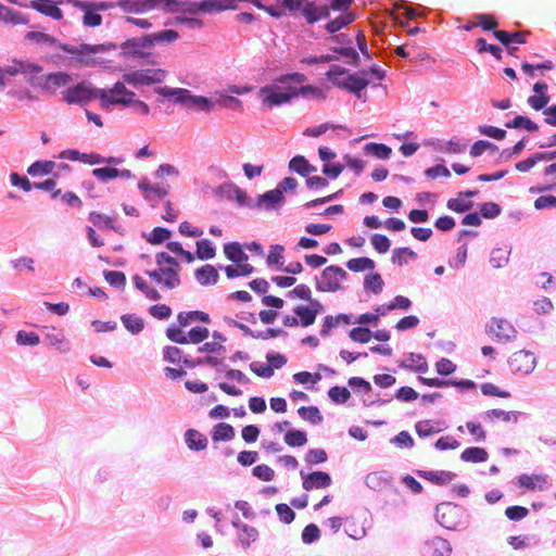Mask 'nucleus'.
<instances>
[{
	"mask_svg": "<svg viewBox=\"0 0 556 556\" xmlns=\"http://www.w3.org/2000/svg\"><path fill=\"white\" fill-rule=\"evenodd\" d=\"M155 92L163 98L173 100L175 103L189 110L210 112L213 103L206 97L194 96L185 88H170L167 86L159 87Z\"/></svg>",
	"mask_w": 556,
	"mask_h": 556,
	"instance_id": "obj_1",
	"label": "nucleus"
},
{
	"mask_svg": "<svg viewBox=\"0 0 556 556\" xmlns=\"http://www.w3.org/2000/svg\"><path fill=\"white\" fill-rule=\"evenodd\" d=\"M344 67L332 65L326 73V76L332 85L338 88L348 90L359 97V92L369 85V79L361 77V75L348 74Z\"/></svg>",
	"mask_w": 556,
	"mask_h": 556,
	"instance_id": "obj_2",
	"label": "nucleus"
},
{
	"mask_svg": "<svg viewBox=\"0 0 556 556\" xmlns=\"http://www.w3.org/2000/svg\"><path fill=\"white\" fill-rule=\"evenodd\" d=\"M258 96L264 108L273 109L274 106L286 104L293 98H296V92L291 85L285 87L268 85L260 89Z\"/></svg>",
	"mask_w": 556,
	"mask_h": 556,
	"instance_id": "obj_3",
	"label": "nucleus"
},
{
	"mask_svg": "<svg viewBox=\"0 0 556 556\" xmlns=\"http://www.w3.org/2000/svg\"><path fill=\"white\" fill-rule=\"evenodd\" d=\"M136 93L126 88L125 83L117 81L110 89H100V105L109 109L111 105L130 106Z\"/></svg>",
	"mask_w": 556,
	"mask_h": 556,
	"instance_id": "obj_4",
	"label": "nucleus"
},
{
	"mask_svg": "<svg viewBox=\"0 0 556 556\" xmlns=\"http://www.w3.org/2000/svg\"><path fill=\"white\" fill-rule=\"evenodd\" d=\"M346 277L348 273L342 267L330 265L316 279V289L320 292H337L342 289V281Z\"/></svg>",
	"mask_w": 556,
	"mask_h": 556,
	"instance_id": "obj_5",
	"label": "nucleus"
},
{
	"mask_svg": "<svg viewBox=\"0 0 556 556\" xmlns=\"http://www.w3.org/2000/svg\"><path fill=\"white\" fill-rule=\"evenodd\" d=\"M62 94L67 104H86L94 99L100 100V89L86 81L67 88Z\"/></svg>",
	"mask_w": 556,
	"mask_h": 556,
	"instance_id": "obj_6",
	"label": "nucleus"
},
{
	"mask_svg": "<svg viewBox=\"0 0 556 556\" xmlns=\"http://www.w3.org/2000/svg\"><path fill=\"white\" fill-rule=\"evenodd\" d=\"M28 81L33 86L39 87L45 92L54 94L59 88L70 85L72 76L66 72H54L41 78L31 77Z\"/></svg>",
	"mask_w": 556,
	"mask_h": 556,
	"instance_id": "obj_7",
	"label": "nucleus"
},
{
	"mask_svg": "<svg viewBox=\"0 0 556 556\" xmlns=\"http://www.w3.org/2000/svg\"><path fill=\"white\" fill-rule=\"evenodd\" d=\"M179 270L180 268L157 267L154 270H147L146 274L157 285L173 290L180 285Z\"/></svg>",
	"mask_w": 556,
	"mask_h": 556,
	"instance_id": "obj_8",
	"label": "nucleus"
},
{
	"mask_svg": "<svg viewBox=\"0 0 556 556\" xmlns=\"http://www.w3.org/2000/svg\"><path fill=\"white\" fill-rule=\"evenodd\" d=\"M60 49L68 54L75 55L77 61L84 65L94 64V62L90 60L89 56L98 52L105 51V47L103 45L92 46L88 43H81L79 47L64 43L60 45Z\"/></svg>",
	"mask_w": 556,
	"mask_h": 556,
	"instance_id": "obj_9",
	"label": "nucleus"
},
{
	"mask_svg": "<svg viewBox=\"0 0 556 556\" xmlns=\"http://www.w3.org/2000/svg\"><path fill=\"white\" fill-rule=\"evenodd\" d=\"M486 332L497 341L509 342L516 338L517 331L514 326L503 318L494 317L486 327Z\"/></svg>",
	"mask_w": 556,
	"mask_h": 556,
	"instance_id": "obj_10",
	"label": "nucleus"
},
{
	"mask_svg": "<svg viewBox=\"0 0 556 556\" xmlns=\"http://www.w3.org/2000/svg\"><path fill=\"white\" fill-rule=\"evenodd\" d=\"M508 364L514 372L529 374L535 367V357L531 352L518 351L510 356Z\"/></svg>",
	"mask_w": 556,
	"mask_h": 556,
	"instance_id": "obj_11",
	"label": "nucleus"
},
{
	"mask_svg": "<svg viewBox=\"0 0 556 556\" xmlns=\"http://www.w3.org/2000/svg\"><path fill=\"white\" fill-rule=\"evenodd\" d=\"M323 308V304L318 300H314L308 305H298L293 312L298 316L300 325L306 328L315 323Z\"/></svg>",
	"mask_w": 556,
	"mask_h": 556,
	"instance_id": "obj_12",
	"label": "nucleus"
},
{
	"mask_svg": "<svg viewBox=\"0 0 556 556\" xmlns=\"http://www.w3.org/2000/svg\"><path fill=\"white\" fill-rule=\"evenodd\" d=\"M302 477V488L305 491H311L313 489H325L331 485L332 479L330 475L326 471H314L311 473H304V471L300 472Z\"/></svg>",
	"mask_w": 556,
	"mask_h": 556,
	"instance_id": "obj_13",
	"label": "nucleus"
},
{
	"mask_svg": "<svg viewBox=\"0 0 556 556\" xmlns=\"http://www.w3.org/2000/svg\"><path fill=\"white\" fill-rule=\"evenodd\" d=\"M63 3V0H31L29 7L52 20L60 21L63 18V12L58 5Z\"/></svg>",
	"mask_w": 556,
	"mask_h": 556,
	"instance_id": "obj_14",
	"label": "nucleus"
},
{
	"mask_svg": "<svg viewBox=\"0 0 556 556\" xmlns=\"http://www.w3.org/2000/svg\"><path fill=\"white\" fill-rule=\"evenodd\" d=\"M3 75L16 76L17 74H24L28 76V79L35 77L42 72V67L38 64H34L27 61H14L12 65L5 66L1 70Z\"/></svg>",
	"mask_w": 556,
	"mask_h": 556,
	"instance_id": "obj_15",
	"label": "nucleus"
},
{
	"mask_svg": "<svg viewBox=\"0 0 556 556\" xmlns=\"http://www.w3.org/2000/svg\"><path fill=\"white\" fill-rule=\"evenodd\" d=\"M452 546L450 542L441 536H433L425 542V556H450Z\"/></svg>",
	"mask_w": 556,
	"mask_h": 556,
	"instance_id": "obj_16",
	"label": "nucleus"
},
{
	"mask_svg": "<svg viewBox=\"0 0 556 556\" xmlns=\"http://www.w3.org/2000/svg\"><path fill=\"white\" fill-rule=\"evenodd\" d=\"M456 505L451 503H441L435 507V518L442 527L446 529H453L456 525Z\"/></svg>",
	"mask_w": 556,
	"mask_h": 556,
	"instance_id": "obj_17",
	"label": "nucleus"
},
{
	"mask_svg": "<svg viewBox=\"0 0 556 556\" xmlns=\"http://www.w3.org/2000/svg\"><path fill=\"white\" fill-rule=\"evenodd\" d=\"M302 15L308 24H314L323 18L329 17L328 5H317L313 1H308L302 9Z\"/></svg>",
	"mask_w": 556,
	"mask_h": 556,
	"instance_id": "obj_18",
	"label": "nucleus"
},
{
	"mask_svg": "<svg viewBox=\"0 0 556 556\" xmlns=\"http://www.w3.org/2000/svg\"><path fill=\"white\" fill-rule=\"evenodd\" d=\"M92 175L100 181H109L115 178L131 179L134 177L130 169H117L115 167H100L92 170Z\"/></svg>",
	"mask_w": 556,
	"mask_h": 556,
	"instance_id": "obj_19",
	"label": "nucleus"
},
{
	"mask_svg": "<svg viewBox=\"0 0 556 556\" xmlns=\"http://www.w3.org/2000/svg\"><path fill=\"white\" fill-rule=\"evenodd\" d=\"M517 483L520 488H525L530 491L543 490L547 488V477L543 475H520L517 478Z\"/></svg>",
	"mask_w": 556,
	"mask_h": 556,
	"instance_id": "obj_20",
	"label": "nucleus"
},
{
	"mask_svg": "<svg viewBox=\"0 0 556 556\" xmlns=\"http://www.w3.org/2000/svg\"><path fill=\"white\" fill-rule=\"evenodd\" d=\"M232 526L239 530L238 540L244 548H248L251 543L256 541L258 532L254 527L242 523L240 520H232Z\"/></svg>",
	"mask_w": 556,
	"mask_h": 556,
	"instance_id": "obj_21",
	"label": "nucleus"
},
{
	"mask_svg": "<svg viewBox=\"0 0 556 556\" xmlns=\"http://www.w3.org/2000/svg\"><path fill=\"white\" fill-rule=\"evenodd\" d=\"M224 253L227 260L239 265V264H249V256L245 254L238 242H230L224 245Z\"/></svg>",
	"mask_w": 556,
	"mask_h": 556,
	"instance_id": "obj_22",
	"label": "nucleus"
},
{
	"mask_svg": "<svg viewBox=\"0 0 556 556\" xmlns=\"http://www.w3.org/2000/svg\"><path fill=\"white\" fill-rule=\"evenodd\" d=\"M177 320L180 327H188L193 321H201L203 324L211 323L208 314L202 311L180 312L177 315Z\"/></svg>",
	"mask_w": 556,
	"mask_h": 556,
	"instance_id": "obj_23",
	"label": "nucleus"
},
{
	"mask_svg": "<svg viewBox=\"0 0 556 556\" xmlns=\"http://www.w3.org/2000/svg\"><path fill=\"white\" fill-rule=\"evenodd\" d=\"M195 278L202 286L215 285L218 281L219 274L214 266L206 264L195 270Z\"/></svg>",
	"mask_w": 556,
	"mask_h": 556,
	"instance_id": "obj_24",
	"label": "nucleus"
},
{
	"mask_svg": "<svg viewBox=\"0 0 556 556\" xmlns=\"http://www.w3.org/2000/svg\"><path fill=\"white\" fill-rule=\"evenodd\" d=\"M138 188L143 192L144 198L149 201H152L154 197L163 199L168 194L167 188L161 186H152L147 178H143L139 181Z\"/></svg>",
	"mask_w": 556,
	"mask_h": 556,
	"instance_id": "obj_25",
	"label": "nucleus"
},
{
	"mask_svg": "<svg viewBox=\"0 0 556 556\" xmlns=\"http://www.w3.org/2000/svg\"><path fill=\"white\" fill-rule=\"evenodd\" d=\"M202 12L212 13L236 9V0H203L201 1Z\"/></svg>",
	"mask_w": 556,
	"mask_h": 556,
	"instance_id": "obj_26",
	"label": "nucleus"
},
{
	"mask_svg": "<svg viewBox=\"0 0 556 556\" xmlns=\"http://www.w3.org/2000/svg\"><path fill=\"white\" fill-rule=\"evenodd\" d=\"M117 5L125 13H146L150 11L148 0H118Z\"/></svg>",
	"mask_w": 556,
	"mask_h": 556,
	"instance_id": "obj_27",
	"label": "nucleus"
},
{
	"mask_svg": "<svg viewBox=\"0 0 556 556\" xmlns=\"http://www.w3.org/2000/svg\"><path fill=\"white\" fill-rule=\"evenodd\" d=\"M25 38L38 45H47L53 49H60V45H62L55 37L43 31H29Z\"/></svg>",
	"mask_w": 556,
	"mask_h": 556,
	"instance_id": "obj_28",
	"label": "nucleus"
},
{
	"mask_svg": "<svg viewBox=\"0 0 556 556\" xmlns=\"http://www.w3.org/2000/svg\"><path fill=\"white\" fill-rule=\"evenodd\" d=\"M186 442L190 450L202 451L207 446V439L204 434L194 429L186 432Z\"/></svg>",
	"mask_w": 556,
	"mask_h": 556,
	"instance_id": "obj_29",
	"label": "nucleus"
},
{
	"mask_svg": "<svg viewBox=\"0 0 556 556\" xmlns=\"http://www.w3.org/2000/svg\"><path fill=\"white\" fill-rule=\"evenodd\" d=\"M289 168L303 177H307L312 172L316 170V168L302 155L292 157L289 162Z\"/></svg>",
	"mask_w": 556,
	"mask_h": 556,
	"instance_id": "obj_30",
	"label": "nucleus"
},
{
	"mask_svg": "<svg viewBox=\"0 0 556 556\" xmlns=\"http://www.w3.org/2000/svg\"><path fill=\"white\" fill-rule=\"evenodd\" d=\"M235 438V429L231 425L219 422L214 426L212 439L214 442L230 441Z\"/></svg>",
	"mask_w": 556,
	"mask_h": 556,
	"instance_id": "obj_31",
	"label": "nucleus"
},
{
	"mask_svg": "<svg viewBox=\"0 0 556 556\" xmlns=\"http://www.w3.org/2000/svg\"><path fill=\"white\" fill-rule=\"evenodd\" d=\"M123 53L135 58V59H146L150 55L149 52H144L142 48H140V42L138 39H128L122 45Z\"/></svg>",
	"mask_w": 556,
	"mask_h": 556,
	"instance_id": "obj_32",
	"label": "nucleus"
},
{
	"mask_svg": "<svg viewBox=\"0 0 556 556\" xmlns=\"http://www.w3.org/2000/svg\"><path fill=\"white\" fill-rule=\"evenodd\" d=\"M55 168L53 161H36L27 168V174L31 177L49 175Z\"/></svg>",
	"mask_w": 556,
	"mask_h": 556,
	"instance_id": "obj_33",
	"label": "nucleus"
},
{
	"mask_svg": "<svg viewBox=\"0 0 556 556\" xmlns=\"http://www.w3.org/2000/svg\"><path fill=\"white\" fill-rule=\"evenodd\" d=\"M124 327L132 334H138L144 328V321L135 314H125L121 317Z\"/></svg>",
	"mask_w": 556,
	"mask_h": 556,
	"instance_id": "obj_34",
	"label": "nucleus"
},
{
	"mask_svg": "<svg viewBox=\"0 0 556 556\" xmlns=\"http://www.w3.org/2000/svg\"><path fill=\"white\" fill-rule=\"evenodd\" d=\"M460 458L467 463H482L488 459V452L482 447H468L463 451Z\"/></svg>",
	"mask_w": 556,
	"mask_h": 556,
	"instance_id": "obj_35",
	"label": "nucleus"
},
{
	"mask_svg": "<svg viewBox=\"0 0 556 556\" xmlns=\"http://www.w3.org/2000/svg\"><path fill=\"white\" fill-rule=\"evenodd\" d=\"M354 20H355V16H354L353 13L344 12L340 16H338L337 18L328 22L327 25H326V29L330 34H334L338 30H340L341 28H343V27L348 26L349 24H351Z\"/></svg>",
	"mask_w": 556,
	"mask_h": 556,
	"instance_id": "obj_36",
	"label": "nucleus"
},
{
	"mask_svg": "<svg viewBox=\"0 0 556 556\" xmlns=\"http://www.w3.org/2000/svg\"><path fill=\"white\" fill-rule=\"evenodd\" d=\"M485 416L491 420H502L505 422H517L519 413L518 412H506L503 409L494 408L485 413Z\"/></svg>",
	"mask_w": 556,
	"mask_h": 556,
	"instance_id": "obj_37",
	"label": "nucleus"
},
{
	"mask_svg": "<svg viewBox=\"0 0 556 556\" xmlns=\"http://www.w3.org/2000/svg\"><path fill=\"white\" fill-rule=\"evenodd\" d=\"M283 252L285 248L282 245H271L266 258V264L268 266H277L279 269H282L285 264Z\"/></svg>",
	"mask_w": 556,
	"mask_h": 556,
	"instance_id": "obj_38",
	"label": "nucleus"
},
{
	"mask_svg": "<svg viewBox=\"0 0 556 556\" xmlns=\"http://www.w3.org/2000/svg\"><path fill=\"white\" fill-rule=\"evenodd\" d=\"M417 253L409 248H396L392 252L391 262L402 267L407 264V258L415 260Z\"/></svg>",
	"mask_w": 556,
	"mask_h": 556,
	"instance_id": "obj_39",
	"label": "nucleus"
},
{
	"mask_svg": "<svg viewBox=\"0 0 556 556\" xmlns=\"http://www.w3.org/2000/svg\"><path fill=\"white\" fill-rule=\"evenodd\" d=\"M89 220L100 229H115V218L97 212L89 213Z\"/></svg>",
	"mask_w": 556,
	"mask_h": 556,
	"instance_id": "obj_40",
	"label": "nucleus"
},
{
	"mask_svg": "<svg viewBox=\"0 0 556 556\" xmlns=\"http://www.w3.org/2000/svg\"><path fill=\"white\" fill-rule=\"evenodd\" d=\"M283 201L281 189H273L258 197V205L265 204L267 208L275 207Z\"/></svg>",
	"mask_w": 556,
	"mask_h": 556,
	"instance_id": "obj_41",
	"label": "nucleus"
},
{
	"mask_svg": "<svg viewBox=\"0 0 556 556\" xmlns=\"http://www.w3.org/2000/svg\"><path fill=\"white\" fill-rule=\"evenodd\" d=\"M419 476L437 484H444L453 480L454 473L451 471H418Z\"/></svg>",
	"mask_w": 556,
	"mask_h": 556,
	"instance_id": "obj_42",
	"label": "nucleus"
},
{
	"mask_svg": "<svg viewBox=\"0 0 556 556\" xmlns=\"http://www.w3.org/2000/svg\"><path fill=\"white\" fill-rule=\"evenodd\" d=\"M366 153L371 154L380 160H387L391 155V148L383 143L370 142L364 147Z\"/></svg>",
	"mask_w": 556,
	"mask_h": 556,
	"instance_id": "obj_43",
	"label": "nucleus"
},
{
	"mask_svg": "<svg viewBox=\"0 0 556 556\" xmlns=\"http://www.w3.org/2000/svg\"><path fill=\"white\" fill-rule=\"evenodd\" d=\"M507 128H525L527 131L534 132L539 129L538 124L528 116L517 115L513 121L505 124Z\"/></svg>",
	"mask_w": 556,
	"mask_h": 556,
	"instance_id": "obj_44",
	"label": "nucleus"
},
{
	"mask_svg": "<svg viewBox=\"0 0 556 556\" xmlns=\"http://www.w3.org/2000/svg\"><path fill=\"white\" fill-rule=\"evenodd\" d=\"M298 414L303 420H307L313 425H318L323 421V416L316 406H301L298 409Z\"/></svg>",
	"mask_w": 556,
	"mask_h": 556,
	"instance_id": "obj_45",
	"label": "nucleus"
},
{
	"mask_svg": "<svg viewBox=\"0 0 556 556\" xmlns=\"http://www.w3.org/2000/svg\"><path fill=\"white\" fill-rule=\"evenodd\" d=\"M307 437L304 431L292 429L285 434V443L292 447H300L305 445Z\"/></svg>",
	"mask_w": 556,
	"mask_h": 556,
	"instance_id": "obj_46",
	"label": "nucleus"
},
{
	"mask_svg": "<svg viewBox=\"0 0 556 556\" xmlns=\"http://www.w3.org/2000/svg\"><path fill=\"white\" fill-rule=\"evenodd\" d=\"M346 267L355 273L372 270L375 268V262L369 257L351 258L348 261Z\"/></svg>",
	"mask_w": 556,
	"mask_h": 556,
	"instance_id": "obj_47",
	"label": "nucleus"
},
{
	"mask_svg": "<svg viewBox=\"0 0 556 556\" xmlns=\"http://www.w3.org/2000/svg\"><path fill=\"white\" fill-rule=\"evenodd\" d=\"M224 270L227 278L232 279L239 276H250L254 271V267L251 264H236V266L227 265Z\"/></svg>",
	"mask_w": 556,
	"mask_h": 556,
	"instance_id": "obj_48",
	"label": "nucleus"
},
{
	"mask_svg": "<svg viewBox=\"0 0 556 556\" xmlns=\"http://www.w3.org/2000/svg\"><path fill=\"white\" fill-rule=\"evenodd\" d=\"M364 287L366 290L371 291L374 294H378L382 291L383 280L378 273H371L364 279Z\"/></svg>",
	"mask_w": 556,
	"mask_h": 556,
	"instance_id": "obj_49",
	"label": "nucleus"
},
{
	"mask_svg": "<svg viewBox=\"0 0 556 556\" xmlns=\"http://www.w3.org/2000/svg\"><path fill=\"white\" fill-rule=\"evenodd\" d=\"M172 237V231L167 228L155 227L147 237L150 244L157 245L167 241Z\"/></svg>",
	"mask_w": 556,
	"mask_h": 556,
	"instance_id": "obj_50",
	"label": "nucleus"
},
{
	"mask_svg": "<svg viewBox=\"0 0 556 556\" xmlns=\"http://www.w3.org/2000/svg\"><path fill=\"white\" fill-rule=\"evenodd\" d=\"M197 257L199 260H211L215 256L216 250L208 240H200L197 242Z\"/></svg>",
	"mask_w": 556,
	"mask_h": 556,
	"instance_id": "obj_51",
	"label": "nucleus"
},
{
	"mask_svg": "<svg viewBox=\"0 0 556 556\" xmlns=\"http://www.w3.org/2000/svg\"><path fill=\"white\" fill-rule=\"evenodd\" d=\"M46 340L52 346H55L61 352H67L70 346L62 332L52 331L46 334Z\"/></svg>",
	"mask_w": 556,
	"mask_h": 556,
	"instance_id": "obj_52",
	"label": "nucleus"
},
{
	"mask_svg": "<svg viewBox=\"0 0 556 556\" xmlns=\"http://www.w3.org/2000/svg\"><path fill=\"white\" fill-rule=\"evenodd\" d=\"M446 206L448 210L456 212V213H464L466 211H469L473 203L470 200H465L463 197L450 199L446 203Z\"/></svg>",
	"mask_w": 556,
	"mask_h": 556,
	"instance_id": "obj_53",
	"label": "nucleus"
},
{
	"mask_svg": "<svg viewBox=\"0 0 556 556\" xmlns=\"http://www.w3.org/2000/svg\"><path fill=\"white\" fill-rule=\"evenodd\" d=\"M0 20L4 22H10L12 24H22L26 23L25 18L18 12L0 4Z\"/></svg>",
	"mask_w": 556,
	"mask_h": 556,
	"instance_id": "obj_54",
	"label": "nucleus"
},
{
	"mask_svg": "<svg viewBox=\"0 0 556 556\" xmlns=\"http://www.w3.org/2000/svg\"><path fill=\"white\" fill-rule=\"evenodd\" d=\"M124 83L131 85L134 87L137 86H147V79L144 78V74L142 70L131 71L123 74Z\"/></svg>",
	"mask_w": 556,
	"mask_h": 556,
	"instance_id": "obj_55",
	"label": "nucleus"
},
{
	"mask_svg": "<svg viewBox=\"0 0 556 556\" xmlns=\"http://www.w3.org/2000/svg\"><path fill=\"white\" fill-rule=\"evenodd\" d=\"M328 395L332 402L344 404L350 399L351 393L345 387L336 386L328 391Z\"/></svg>",
	"mask_w": 556,
	"mask_h": 556,
	"instance_id": "obj_56",
	"label": "nucleus"
},
{
	"mask_svg": "<svg viewBox=\"0 0 556 556\" xmlns=\"http://www.w3.org/2000/svg\"><path fill=\"white\" fill-rule=\"evenodd\" d=\"M144 78L148 80L147 86L162 83L167 75V72L162 68H148L142 70Z\"/></svg>",
	"mask_w": 556,
	"mask_h": 556,
	"instance_id": "obj_57",
	"label": "nucleus"
},
{
	"mask_svg": "<svg viewBox=\"0 0 556 556\" xmlns=\"http://www.w3.org/2000/svg\"><path fill=\"white\" fill-rule=\"evenodd\" d=\"M210 336V331L206 327H193L189 330L187 339L189 343L198 344L206 340Z\"/></svg>",
	"mask_w": 556,
	"mask_h": 556,
	"instance_id": "obj_58",
	"label": "nucleus"
},
{
	"mask_svg": "<svg viewBox=\"0 0 556 556\" xmlns=\"http://www.w3.org/2000/svg\"><path fill=\"white\" fill-rule=\"evenodd\" d=\"M349 337L354 342L367 343L370 341L372 332L368 328L356 327L350 331Z\"/></svg>",
	"mask_w": 556,
	"mask_h": 556,
	"instance_id": "obj_59",
	"label": "nucleus"
},
{
	"mask_svg": "<svg viewBox=\"0 0 556 556\" xmlns=\"http://www.w3.org/2000/svg\"><path fill=\"white\" fill-rule=\"evenodd\" d=\"M94 7L93 4L91 8L83 9L85 11L83 23L87 27H97L102 23V16L93 11Z\"/></svg>",
	"mask_w": 556,
	"mask_h": 556,
	"instance_id": "obj_60",
	"label": "nucleus"
},
{
	"mask_svg": "<svg viewBox=\"0 0 556 556\" xmlns=\"http://www.w3.org/2000/svg\"><path fill=\"white\" fill-rule=\"evenodd\" d=\"M327 452L323 448L309 450L305 455V462L309 465H317L327 462Z\"/></svg>",
	"mask_w": 556,
	"mask_h": 556,
	"instance_id": "obj_61",
	"label": "nucleus"
},
{
	"mask_svg": "<svg viewBox=\"0 0 556 556\" xmlns=\"http://www.w3.org/2000/svg\"><path fill=\"white\" fill-rule=\"evenodd\" d=\"M476 20L478 25L481 26L483 30H497L496 27L498 23L494 15L482 13L476 15Z\"/></svg>",
	"mask_w": 556,
	"mask_h": 556,
	"instance_id": "obj_62",
	"label": "nucleus"
},
{
	"mask_svg": "<svg viewBox=\"0 0 556 556\" xmlns=\"http://www.w3.org/2000/svg\"><path fill=\"white\" fill-rule=\"evenodd\" d=\"M182 327H176L170 326L166 330V337L172 342L178 343V344H188L189 340L187 339V336L181 330Z\"/></svg>",
	"mask_w": 556,
	"mask_h": 556,
	"instance_id": "obj_63",
	"label": "nucleus"
},
{
	"mask_svg": "<svg viewBox=\"0 0 556 556\" xmlns=\"http://www.w3.org/2000/svg\"><path fill=\"white\" fill-rule=\"evenodd\" d=\"M371 244L376 251L380 254L387 253L391 247L389 238L384 235L375 233L371 237Z\"/></svg>",
	"mask_w": 556,
	"mask_h": 556,
	"instance_id": "obj_64",
	"label": "nucleus"
}]
</instances>
